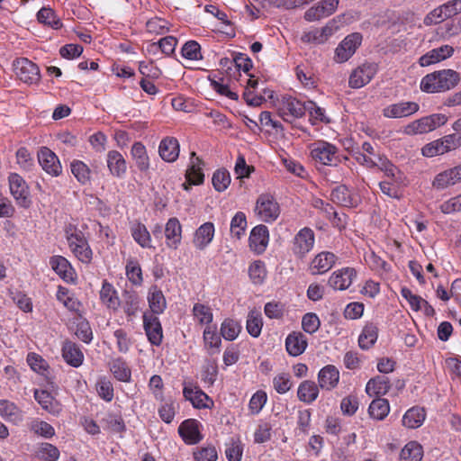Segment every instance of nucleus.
I'll list each match as a JSON object with an SVG mask.
<instances>
[{"label":"nucleus","instance_id":"51","mask_svg":"<svg viewBox=\"0 0 461 461\" xmlns=\"http://www.w3.org/2000/svg\"><path fill=\"white\" fill-rule=\"evenodd\" d=\"M376 167L383 171L390 180L403 182V174L386 158H378Z\"/></svg>","mask_w":461,"mask_h":461},{"label":"nucleus","instance_id":"59","mask_svg":"<svg viewBox=\"0 0 461 461\" xmlns=\"http://www.w3.org/2000/svg\"><path fill=\"white\" fill-rule=\"evenodd\" d=\"M247 229V218L243 212H237L230 221V232L237 239H240Z\"/></svg>","mask_w":461,"mask_h":461},{"label":"nucleus","instance_id":"23","mask_svg":"<svg viewBox=\"0 0 461 461\" xmlns=\"http://www.w3.org/2000/svg\"><path fill=\"white\" fill-rule=\"evenodd\" d=\"M203 160L196 156L194 151L191 152L185 172V179L189 184L197 185L203 183L204 175L203 172Z\"/></svg>","mask_w":461,"mask_h":461},{"label":"nucleus","instance_id":"48","mask_svg":"<svg viewBox=\"0 0 461 461\" xmlns=\"http://www.w3.org/2000/svg\"><path fill=\"white\" fill-rule=\"evenodd\" d=\"M263 320L261 312L256 309L251 310L247 317L246 329L248 333L253 338H258L261 334Z\"/></svg>","mask_w":461,"mask_h":461},{"label":"nucleus","instance_id":"25","mask_svg":"<svg viewBox=\"0 0 461 461\" xmlns=\"http://www.w3.org/2000/svg\"><path fill=\"white\" fill-rule=\"evenodd\" d=\"M214 233L215 228L212 222L207 221L203 223L194 234V246L199 250H203L212 241Z\"/></svg>","mask_w":461,"mask_h":461},{"label":"nucleus","instance_id":"29","mask_svg":"<svg viewBox=\"0 0 461 461\" xmlns=\"http://www.w3.org/2000/svg\"><path fill=\"white\" fill-rule=\"evenodd\" d=\"M107 167L112 176L122 178L127 171V163L123 156L117 150H110L106 156Z\"/></svg>","mask_w":461,"mask_h":461},{"label":"nucleus","instance_id":"45","mask_svg":"<svg viewBox=\"0 0 461 461\" xmlns=\"http://www.w3.org/2000/svg\"><path fill=\"white\" fill-rule=\"evenodd\" d=\"M423 447L417 441L408 442L400 453L401 461H421Z\"/></svg>","mask_w":461,"mask_h":461},{"label":"nucleus","instance_id":"30","mask_svg":"<svg viewBox=\"0 0 461 461\" xmlns=\"http://www.w3.org/2000/svg\"><path fill=\"white\" fill-rule=\"evenodd\" d=\"M131 156L139 171L147 173L149 170L150 159L146 147L140 141L132 144Z\"/></svg>","mask_w":461,"mask_h":461},{"label":"nucleus","instance_id":"58","mask_svg":"<svg viewBox=\"0 0 461 461\" xmlns=\"http://www.w3.org/2000/svg\"><path fill=\"white\" fill-rule=\"evenodd\" d=\"M66 236L70 250H77V246L76 245L86 246V242H87L84 233L73 225H69L66 229Z\"/></svg>","mask_w":461,"mask_h":461},{"label":"nucleus","instance_id":"50","mask_svg":"<svg viewBox=\"0 0 461 461\" xmlns=\"http://www.w3.org/2000/svg\"><path fill=\"white\" fill-rule=\"evenodd\" d=\"M131 235L133 240L144 249L153 248L151 244V237L146 226L141 223H137L131 228Z\"/></svg>","mask_w":461,"mask_h":461},{"label":"nucleus","instance_id":"56","mask_svg":"<svg viewBox=\"0 0 461 461\" xmlns=\"http://www.w3.org/2000/svg\"><path fill=\"white\" fill-rule=\"evenodd\" d=\"M126 276L134 285H140L143 282L142 270L137 260L129 259L126 267Z\"/></svg>","mask_w":461,"mask_h":461},{"label":"nucleus","instance_id":"54","mask_svg":"<svg viewBox=\"0 0 461 461\" xmlns=\"http://www.w3.org/2000/svg\"><path fill=\"white\" fill-rule=\"evenodd\" d=\"M221 335L224 339L232 341L239 336L241 326L240 323L232 319H226L221 324Z\"/></svg>","mask_w":461,"mask_h":461},{"label":"nucleus","instance_id":"46","mask_svg":"<svg viewBox=\"0 0 461 461\" xmlns=\"http://www.w3.org/2000/svg\"><path fill=\"white\" fill-rule=\"evenodd\" d=\"M34 398L44 410L53 414L59 413L60 410L59 405L49 392L36 390L34 392Z\"/></svg>","mask_w":461,"mask_h":461},{"label":"nucleus","instance_id":"35","mask_svg":"<svg viewBox=\"0 0 461 461\" xmlns=\"http://www.w3.org/2000/svg\"><path fill=\"white\" fill-rule=\"evenodd\" d=\"M140 299L135 292L126 291L122 294V307L129 321H132L140 312Z\"/></svg>","mask_w":461,"mask_h":461},{"label":"nucleus","instance_id":"40","mask_svg":"<svg viewBox=\"0 0 461 461\" xmlns=\"http://www.w3.org/2000/svg\"><path fill=\"white\" fill-rule=\"evenodd\" d=\"M0 416L15 424L23 419L22 411L8 400H0Z\"/></svg>","mask_w":461,"mask_h":461},{"label":"nucleus","instance_id":"62","mask_svg":"<svg viewBox=\"0 0 461 461\" xmlns=\"http://www.w3.org/2000/svg\"><path fill=\"white\" fill-rule=\"evenodd\" d=\"M56 297L57 300L69 311H78L79 302L68 294V290L67 288L59 286Z\"/></svg>","mask_w":461,"mask_h":461},{"label":"nucleus","instance_id":"3","mask_svg":"<svg viewBox=\"0 0 461 461\" xmlns=\"http://www.w3.org/2000/svg\"><path fill=\"white\" fill-rule=\"evenodd\" d=\"M254 212L259 221L271 223L279 217L280 207L273 195L262 194L256 201Z\"/></svg>","mask_w":461,"mask_h":461},{"label":"nucleus","instance_id":"6","mask_svg":"<svg viewBox=\"0 0 461 461\" xmlns=\"http://www.w3.org/2000/svg\"><path fill=\"white\" fill-rule=\"evenodd\" d=\"M14 70L17 77L25 84H37L41 80L39 67L26 58L16 59L14 61Z\"/></svg>","mask_w":461,"mask_h":461},{"label":"nucleus","instance_id":"26","mask_svg":"<svg viewBox=\"0 0 461 461\" xmlns=\"http://www.w3.org/2000/svg\"><path fill=\"white\" fill-rule=\"evenodd\" d=\"M51 268L66 282H74L76 272L69 261L62 256H53L50 259Z\"/></svg>","mask_w":461,"mask_h":461},{"label":"nucleus","instance_id":"1","mask_svg":"<svg viewBox=\"0 0 461 461\" xmlns=\"http://www.w3.org/2000/svg\"><path fill=\"white\" fill-rule=\"evenodd\" d=\"M459 74L453 69H441L422 77L420 87L429 94L448 91L458 85Z\"/></svg>","mask_w":461,"mask_h":461},{"label":"nucleus","instance_id":"4","mask_svg":"<svg viewBox=\"0 0 461 461\" xmlns=\"http://www.w3.org/2000/svg\"><path fill=\"white\" fill-rule=\"evenodd\" d=\"M447 121L446 115L434 113L411 122L406 126L405 131L408 134H424L444 125Z\"/></svg>","mask_w":461,"mask_h":461},{"label":"nucleus","instance_id":"5","mask_svg":"<svg viewBox=\"0 0 461 461\" xmlns=\"http://www.w3.org/2000/svg\"><path fill=\"white\" fill-rule=\"evenodd\" d=\"M278 115L286 122H293L305 114V103L292 96H284L277 104Z\"/></svg>","mask_w":461,"mask_h":461},{"label":"nucleus","instance_id":"42","mask_svg":"<svg viewBox=\"0 0 461 461\" xmlns=\"http://www.w3.org/2000/svg\"><path fill=\"white\" fill-rule=\"evenodd\" d=\"M110 370L118 381L124 383L131 381V370L122 358L117 357L113 359L110 363Z\"/></svg>","mask_w":461,"mask_h":461},{"label":"nucleus","instance_id":"15","mask_svg":"<svg viewBox=\"0 0 461 461\" xmlns=\"http://www.w3.org/2000/svg\"><path fill=\"white\" fill-rule=\"evenodd\" d=\"M357 277V271L353 267H342L334 271L329 278V285L334 290L344 291L348 289Z\"/></svg>","mask_w":461,"mask_h":461},{"label":"nucleus","instance_id":"27","mask_svg":"<svg viewBox=\"0 0 461 461\" xmlns=\"http://www.w3.org/2000/svg\"><path fill=\"white\" fill-rule=\"evenodd\" d=\"M453 53L454 48L452 46L442 45L439 48L433 49L422 55L419 59V64L421 67H428L450 58Z\"/></svg>","mask_w":461,"mask_h":461},{"label":"nucleus","instance_id":"17","mask_svg":"<svg viewBox=\"0 0 461 461\" xmlns=\"http://www.w3.org/2000/svg\"><path fill=\"white\" fill-rule=\"evenodd\" d=\"M338 260L337 255L330 251L318 253L311 261L309 269L312 275H322L330 271Z\"/></svg>","mask_w":461,"mask_h":461},{"label":"nucleus","instance_id":"11","mask_svg":"<svg viewBox=\"0 0 461 461\" xmlns=\"http://www.w3.org/2000/svg\"><path fill=\"white\" fill-rule=\"evenodd\" d=\"M362 39L363 37L359 32L348 35L336 48L335 57L337 61L345 62L348 60L360 46Z\"/></svg>","mask_w":461,"mask_h":461},{"label":"nucleus","instance_id":"12","mask_svg":"<svg viewBox=\"0 0 461 461\" xmlns=\"http://www.w3.org/2000/svg\"><path fill=\"white\" fill-rule=\"evenodd\" d=\"M142 318L148 340L153 346H160L163 340V330L158 317L146 312Z\"/></svg>","mask_w":461,"mask_h":461},{"label":"nucleus","instance_id":"49","mask_svg":"<svg viewBox=\"0 0 461 461\" xmlns=\"http://www.w3.org/2000/svg\"><path fill=\"white\" fill-rule=\"evenodd\" d=\"M177 40L174 36H167L157 42H153L148 47L149 52H154L160 50L164 54L169 56L175 52Z\"/></svg>","mask_w":461,"mask_h":461},{"label":"nucleus","instance_id":"10","mask_svg":"<svg viewBox=\"0 0 461 461\" xmlns=\"http://www.w3.org/2000/svg\"><path fill=\"white\" fill-rule=\"evenodd\" d=\"M420 105L412 101H400L385 106L382 113L388 119H402L416 113Z\"/></svg>","mask_w":461,"mask_h":461},{"label":"nucleus","instance_id":"37","mask_svg":"<svg viewBox=\"0 0 461 461\" xmlns=\"http://www.w3.org/2000/svg\"><path fill=\"white\" fill-rule=\"evenodd\" d=\"M425 418L426 412L423 408L412 407L404 413L402 423L408 429H417L423 424Z\"/></svg>","mask_w":461,"mask_h":461},{"label":"nucleus","instance_id":"33","mask_svg":"<svg viewBox=\"0 0 461 461\" xmlns=\"http://www.w3.org/2000/svg\"><path fill=\"white\" fill-rule=\"evenodd\" d=\"M147 300L150 309L149 313L157 316L164 312L167 308L166 298L160 289L157 286L149 288Z\"/></svg>","mask_w":461,"mask_h":461},{"label":"nucleus","instance_id":"16","mask_svg":"<svg viewBox=\"0 0 461 461\" xmlns=\"http://www.w3.org/2000/svg\"><path fill=\"white\" fill-rule=\"evenodd\" d=\"M330 200L348 208L357 207L360 203L359 196L345 185H338L331 190Z\"/></svg>","mask_w":461,"mask_h":461},{"label":"nucleus","instance_id":"13","mask_svg":"<svg viewBox=\"0 0 461 461\" xmlns=\"http://www.w3.org/2000/svg\"><path fill=\"white\" fill-rule=\"evenodd\" d=\"M377 68L375 64L365 63L357 68L351 73L348 85L352 88H361L368 84L376 74Z\"/></svg>","mask_w":461,"mask_h":461},{"label":"nucleus","instance_id":"22","mask_svg":"<svg viewBox=\"0 0 461 461\" xmlns=\"http://www.w3.org/2000/svg\"><path fill=\"white\" fill-rule=\"evenodd\" d=\"M200 427L201 423L198 420L194 419L185 420L180 424L178 433L186 444L194 445L203 438Z\"/></svg>","mask_w":461,"mask_h":461},{"label":"nucleus","instance_id":"34","mask_svg":"<svg viewBox=\"0 0 461 461\" xmlns=\"http://www.w3.org/2000/svg\"><path fill=\"white\" fill-rule=\"evenodd\" d=\"M203 340L208 354L213 355L220 352L221 339L220 335L217 333L216 325L207 326L204 328L203 332Z\"/></svg>","mask_w":461,"mask_h":461},{"label":"nucleus","instance_id":"53","mask_svg":"<svg viewBox=\"0 0 461 461\" xmlns=\"http://www.w3.org/2000/svg\"><path fill=\"white\" fill-rule=\"evenodd\" d=\"M308 112L312 124L316 125L319 122L329 123L330 120L325 114V110L312 101L305 102V113Z\"/></svg>","mask_w":461,"mask_h":461},{"label":"nucleus","instance_id":"52","mask_svg":"<svg viewBox=\"0 0 461 461\" xmlns=\"http://www.w3.org/2000/svg\"><path fill=\"white\" fill-rule=\"evenodd\" d=\"M37 19L40 23L46 24L55 30L59 29L62 26L60 19L50 7H42L37 13Z\"/></svg>","mask_w":461,"mask_h":461},{"label":"nucleus","instance_id":"21","mask_svg":"<svg viewBox=\"0 0 461 461\" xmlns=\"http://www.w3.org/2000/svg\"><path fill=\"white\" fill-rule=\"evenodd\" d=\"M180 152V144L176 138L167 136L163 138L158 145V155L167 163L175 162Z\"/></svg>","mask_w":461,"mask_h":461},{"label":"nucleus","instance_id":"7","mask_svg":"<svg viewBox=\"0 0 461 461\" xmlns=\"http://www.w3.org/2000/svg\"><path fill=\"white\" fill-rule=\"evenodd\" d=\"M183 385V395L194 408L211 409L213 406V401L198 385L191 382H185Z\"/></svg>","mask_w":461,"mask_h":461},{"label":"nucleus","instance_id":"19","mask_svg":"<svg viewBox=\"0 0 461 461\" xmlns=\"http://www.w3.org/2000/svg\"><path fill=\"white\" fill-rule=\"evenodd\" d=\"M458 182H461V164L436 175L432 186L437 190H443Z\"/></svg>","mask_w":461,"mask_h":461},{"label":"nucleus","instance_id":"36","mask_svg":"<svg viewBox=\"0 0 461 461\" xmlns=\"http://www.w3.org/2000/svg\"><path fill=\"white\" fill-rule=\"evenodd\" d=\"M100 300L108 309L117 311L121 305L120 299L117 294V291L113 285L108 283L106 280L103 282V285L100 291Z\"/></svg>","mask_w":461,"mask_h":461},{"label":"nucleus","instance_id":"31","mask_svg":"<svg viewBox=\"0 0 461 461\" xmlns=\"http://www.w3.org/2000/svg\"><path fill=\"white\" fill-rule=\"evenodd\" d=\"M307 339L300 331H294L285 339V348L290 356L297 357L304 352L307 348Z\"/></svg>","mask_w":461,"mask_h":461},{"label":"nucleus","instance_id":"63","mask_svg":"<svg viewBox=\"0 0 461 461\" xmlns=\"http://www.w3.org/2000/svg\"><path fill=\"white\" fill-rule=\"evenodd\" d=\"M96 391L98 395L105 402H111L113 399V384L106 377H100L96 383Z\"/></svg>","mask_w":461,"mask_h":461},{"label":"nucleus","instance_id":"61","mask_svg":"<svg viewBox=\"0 0 461 461\" xmlns=\"http://www.w3.org/2000/svg\"><path fill=\"white\" fill-rule=\"evenodd\" d=\"M182 56L189 60H200L203 59L201 46L195 41H186L181 50Z\"/></svg>","mask_w":461,"mask_h":461},{"label":"nucleus","instance_id":"64","mask_svg":"<svg viewBox=\"0 0 461 461\" xmlns=\"http://www.w3.org/2000/svg\"><path fill=\"white\" fill-rule=\"evenodd\" d=\"M320 326L321 321L316 313L307 312L303 316L302 328L305 332L313 334L320 329Z\"/></svg>","mask_w":461,"mask_h":461},{"label":"nucleus","instance_id":"20","mask_svg":"<svg viewBox=\"0 0 461 461\" xmlns=\"http://www.w3.org/2000/svg\"><path fill=\"white\" fill-rule=\"evenodd\" d=\"M339 3V0H322L317 5L307 10L304 18L312 22L328 17L337 10Z\"/></svg>","mask_w":461,"mask_h":461},{"label":"nucleus","instance_id":"24","mask_svg":"<svg viewBox=\"0 0 461 461\" xmlns=\"http://www.w3.org/2000/svg\"><path fill=\"white\" fill-rule=\"evenodd\" d=\"M165 237L167 247L177 249L182 240V226L177 218H170L165 226Z\"/></svg>","mask_w":461,"mask_h":461},{"label":"nucleus","instance_id":"55","mask_svg":"<svg viewBox=\"0 0 461 461\" xmlns=\"http://www.w3.org/2000/svg\"><path fill=\"white\" fill-rule=\"evenodd\" d=\"M249 276L254 285H261L267 277L266 265L261 260H256L249 267Z\"/></svg>","mask_w":461,"mask_h":461},{"label":"nucleus","instance_id":"41","mask_svg":"<svg viewBox=\"0 0 461 461\" xmlns=\"http://www.w3.org/2000/svg\"><path fill=\"white\" fill-rule=\"evenodd\" d=\"M319 395L318 385L309 380L302 382L297 390V396L300 401L305 403H312L314 402Z\"/></svg>","mask_w":461,"mask_h":461},{"label":"nucleus","instance_id":"9","mask_svg":"<svg viewBox=\"0 0 461 461\" xmlns=\"http://www.w3.org/2000/svg\"><path fill=\"white\" fill-rule=\"evenodd\" d=\"M314 242L313 230L311 228L304 227L295 234L292 250L296 257L303 258L313 249Z\"/></svg>","mask_w":461,"mask_h":461},{"label":"nucleus","instance_id":"43","mask_svg":"<svg viewBox=\"0 0 461 461\" xmlns=\"http://www.w3.org/2000/svg\"><path fill=\"white\" fill-rule=\"evenodd\" d=\"M390 388L389 379L386 376L379 375L367 382L366 392L369 395H384Z\"/></svg>","mask_w":461,"mask_h":461},{"label":"nucleus","instance_id":"57","mask_svg":"<svg viewBox=\"0 0 461 461\" xmlns=\"http://www.w3.org/2000/svg\"><path fill=\"white\" fill-rule=\"evenodd\" d=\"M365 260L372 270L378 273H388L391 269L390 265L374 251L366 253Z\"/></svg>","mask_w":461,"mask_h":461},{"label":"nucleus","instance_id":"32","mask_svg":"<svg viewBox=\"0 0 461 461\" xmlns=\"http://www.w3.org/2000/svg\"><path fill=\"white\" fill-rule=\"evenodd\" d=\"M62 357L66 363L73 367L80 366L84 361V354L80 348L71 341H66L63 344Z\"/></svg>","mask_w":461,"mask_h":461},{"label":"nucleus","instance_id":"18","mask_svg":"<svg viewBox=\"0 0 461 461\" xmlns=\"http://www.w3.org/2000/svg\"><path fill=\"white\" fill-rule=\"evenodd\" d=\"M249 248L256 254L259 255L265 252L269 241V231L267 226L263 224L254 227L249 238Z\"/></svg>","mask_w":461,"mask_h":461},{"label":"nucleus","instance_id":"39","mask_svg":"<svg viewBox=\"0 0 461 461\" xmlns=\"http://www.w3.org/2000/svg\"><path fill=\"white\" fill-rule=\"evenodd\" d=\"M194 320L201 326H212L213 313L212 308L203 303H196L192 309Z\"/></svg>","mask_w":461,"mask_h":461},{"label":"nucleus","instance_id":"28","mask_svg":"<svg viewBox=\"0 0 461 461\" xmlns=\"http://www.w3.org/2000/svg\"><path fill=\"white\" fill-rule=\"evenodd\" d=\"M339 381V371L332 365L322 367L318 374L319 386L327 391L334 389Z\"/></svg>","mask_w":461,"mask_h":461},{"label":"nucleus","instance_id":"2","mask_svg":"<svg viewBox=\"0 0 461 461\" xmlns=\"http://www.w3.org/2000/svg\"><path fill=\"white\" fill-rule=\"evenodd\" d=\"M311 156L324 166H337L341 161L338 147L325 140H318L312 145Z\"/></svg>","mask_w":461,"mask_h":461},{"label":"nucleus","instance_id":"14","mask_svg":"<svg viewBox=\"0 0 461 461\" xmlns=\"http://www.w3.org/2000/svg\"><path fill=\"white\" fill-rule=\"evenodd\" d=\"M38 160L42 169L52 176H58L62 172V167L57 155L47 147H42L38 152Z\"/></svg>","mask_w":461,"mask_h":461},{"label":"nucleus","instance_id":"44","mask_svg":"<svg viewBox=\"0 0 461 461\" xmlns=\"http://www.w3.org/2000/svg\"><path fill=\"white\" fill-rule=\"evenodd\" d=\"M390 404L384 398H376L373 400L368 407L370 417L376 420H383L389 414Z\"/></svg>","mask_w":461,"mask_h":461},{"label":"nucleus","instance_id":"38","mask_svg":"<svg viewBox=\"0 0 461 461\" xmlns=\"http://www.w3.org/2000/svg\"><path fill=\"white\" fill-rule=\"evenodd\" d=\"M378 327L373 322L366 323L358 337V345L362 349H369L376 342Z\"/></svg>","mask_w":461,"mask_h":461},{"label":"nucleus","instance_id":"60","mask_svg":"<svg viewBox=\"0 0 461 461\" xmlns=\"http://www.w3.org/2000/svg\"><path fill=\"white\" fill-rule=\"evenodd\" d=\"M212 182L216 191L223 192L230 184V176L229 171L223 168L216 170L213 173Z\"/></svg>","mask_w":461,"mask_h":461},{"label":"nucleus","instance_id":"8","mask_svg":"<svg viewBox=\"0 0 461 461\" xmlns=\"http://www.w3.org/2000/svg\"><path fill=\"white\" fill-rule=\"evenodd\" d=\"M9 186L17 204L23 208L30 207L32 201L29 187L23 178L18 174H11L9 176Z\"/></svg>","mask_w":461,"mask_h":461},{"label":"nucleus","instance_id":"47","mask_svg":"<svg viewBox=\"0 0 461 461\" xmlns=\"http://www.w3.org/2000/svg\"><path fill=\"white\" fill-rule=\"evenodd\" d=\"M70 169L73 176L81 185H87L91 181V169L82 160L74 159L70 163Z\"/></svg>","mask_w":461,"mask_h":461}]
</instances>
